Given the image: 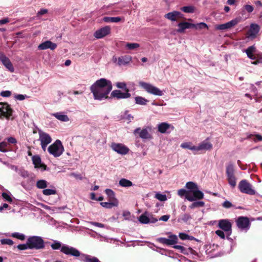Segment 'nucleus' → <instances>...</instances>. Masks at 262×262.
I'll return each mask as SVG.
<instances>
[{
  "instance_id": "f257e3e1",
  "label": "nucleus",
  "mask_w": 262,
  "mask_h": 262,
  "mask_svg": "<svg viewBox=\"0 0 262 262\" xmlns=\"http://www.w3.org/2000/svg\"><path fill=\"white\" fill-rule=\"evenodd\" d=\"M112 89V82L103 78L96 80L90 87L94 99L98 100L109 99L108 94Z\"/></svg>"
},
{
  "instance_id": "f03ea898",
  "label": "nucleus",
  "mask_w": 262,
  "mask_h": 262,
  "mask_svg": "<svg viewBox=\"0 0 262 262\" xmlns=\"http://www.w3.org/2000/svg\"><path fill=\"white\" fill-rule=\"evenodd\" d=\"M178 238L176 235L170 234L168 238L165 237H160L157 239V241L163 245L167 246L174 245L173 248L180 250V252L185 255H188V252L186 248L180 245H174L178 243Z\"/></svg>"
},
{
  "instance_id": "7ed1b4c3",
  "label": "nucleus",
  "mask_w": 262,
  "mask_h": 262,
  "mask_svg": "<svg viewBox=\"0 0 262 262\" xmlns=\"http://www.w3.org/2000/svg\"><path fill=\"white\" fill-rule=\"evenodd\" d=\"M51 247L54 250H58L61 248V252L66 255H70L75 257H78L80 255V252L76 248L67 245L61 246V244L57 241L54 242L51 245Z\"/></svg>"
},
{
  "instance_id": "20e7f679",
  "label": "nucleus",
  "mask_w": 262,
  "mask_h": 262,
  "mask_svg": "<svg viewBox=\"0 0 262 262\" xmlns=\"http://www.w3.org/2000/svg\"><path fill=\"white\" fill-rule=\"evenodd\" d=\"M29 249L40 250L45 248V242L40 236H32L27 239Z\"/></svg>"
},
{
  "instance_id": "39448f33",
  "label": "nucleus",
  "mask_w": 262,
  "mask_h": 262,
  "mask_svg": "<svg viewBox=\"0 0 262 262\" xmlns=\"http://www.w3.org/2000/svg\"><path fill=\"white\" fill-rule=\"evenodd\" d=\"M227 180L229 185L234 188L236 185V178L235 174V168L232 163H229L226 167Z\"/></svg>"
},
{
  "instance_id": "423d86ee",
  "label": "nucleus",
  "mask_w": 262,
  "mask_h": 262,
  "mask_svg": "<svg viewBox=\"0 0 262 262\" xmlns=\"http://www.w3.org/2000/svg\"><path fill=\"white\" fill-rule=\"evenodd\" d=\"M48 150L54 157H58L63 153L64 147L61 142L59 140H57L54 143L49 146Z\"/></svg>"
},
{
  "instance_id": "0eeeda50",
  "label": "nucleus",
  "mask_w": 262,
  "mask_h": 262,
  "mask_svg": "<svg viewBox=\"0 0 262 262\" xmlns=\"http://www.w3.org/2000/svg\"><path fill=\"white\" fill-rule=\"evenodd\" d=\"M238 188L242 193L249 195H255L256 194V191L253 189L252 185L245 179L239 182Z\"/></svg>"
},
{
  "instance_id": "6e6552de",
  "label": "nucleus",
  "mask_w": 262,
  "mask_h": 262,
  "mask_svg": "<svg viewBox=\"0 0 262 262\" xmlns=\"http://www.w3.org/2000/svg\"><path fill=\"white\" fill-rule=\"evenodd\" d=\"M139 85L148 93L159 96L163 95V92L160 89L150 83L141 81L139 82Z\"/></svg>"
},
{
  "instance_id": "1a4fd4ad",
  "label": "nucleus",
  "mask_w": 262,
  "mask_h": 262,
  "mask_svg": "<svg viewBox=\"0 0 262 262\" xmlns=\"http://www.w3.org/2000/svg\"><path fill=\"white\" fill-rule=\"evenodd\" d=\"M151 128L147 127L145 128L141 129L140 127H138L134 130V134L135 136L139 137L143 139H150L152 138L151 135L149 133Z\"/></svg>"
},
{
  "instance_id": "9d476101",
  "label": "nucleus",
  "mask_w": 262,
  "mask_h": 262,
  "mask_svg": "<svg viewBox=\"0 0 262 262\" xmlns=\"http://www.w3.org/2000/svg\"><path fill=\"white\" fill-rule=\"evenodd\" d=\"M237 227L242 230H248L250 227L249 219L247 216H239L236 220Z\"/></svg>"
},
{
  "instance_id": "9b49d317",
  "label": "nucleus",
  "mask_w": 262,
  "mask_h": 262,
  "mask_svg": "<svg viewBox=\"0 0 262 262\" xmlns=\"http://www.w3.org/2000/svg\"><path fill=\"white\" fill-rule=\"evenodd\" d=\"M0 105H2L0 107V117H4L9 119L12 115L13 110L7 103L0 102Z\"/></svg>"
},
{
  "instance_id": "f8f14e48",
  "label": "nucleus",
  "mask_w": 262,
  "mask_h": 262,
  "mask_svg": "<svg viewBox=\"0 0 262 262\" xmlns=\"http://www.w3.org/2000/svg\"><path fill=\"white\" fill-rule=\"evenodd\" d=\"M129 90H126L124 92H122L120 90H115L111 93L109 98H116L117 99H126L131 97V94L129 93Z\"/></svg>"
},
{
  "instance_id": "ddd939ff",
  "label": "nucleus",
  "mask_w": 262,
  "mask_h": 262,
  "mask_svg": "<svg viewBox=\"0 0 262 262\" xmlns=\"http://www.w3.org/2000/svg\"><path fill=\"white\" fill-rule=\"evenodd\" d=\"M241 18L240 17L235 18V19H233L227 23L216 25L215 26V29L221 30L230 29L236 25L238 23L241 21Z\"/></svg>"
},
{
  "instance_id": "4468645a",
  "label": "nucleus",
  "mask_w": 262,
  "mask_h": 262,
  "mask_svg": "<svg viewBox=\"0 0 262 262\" xmlns=\"http://www.w3.org/2000/svg\"><path fill=\"white\" fill-rule=\"evenodd\" d=\"M204 195V193L198 188L193 191H190V194L187 196L186 199L189 201L192 202L203 199Z\"/></svg>"
},
{
  "instance_id": "2eb2a0df",
  "label": "nucleus",
  "mask_w": 262,
  "mask_h": 262,
  "mask_svg": "<svg viewBox=\"0 0 262 262\" xmlns=\"http://www.w3.org/2000/svg\"><path fill=\"white\" fill-rule=\"evenodd\" d=\"M111 147L114 151L122 155H125L129 151V148L122 144L113 143Z\"/></svg>"
},
{
  "instance_id": "dca6fc26",
  "label": "nucleus",
  "mask_w": 262,
  "mask_h": 262,
  "mask_svg": "<svg viewBox=\"0 0 262 262\" xmlns=\"http://www.w3.org/2000/svg\"><path fill=\"white\" fill-rule=\"evenodd\" d=\"M111 33V28L109 26L104 27L97 30L94 34L95 37L97 39L102 38Z\"/></svg>"
},
{
  "instance_id": "f3484780",
  "label": "nucleus",
  "mask_w": 262,
  "mask_h": 262,
  "mask_svg": "<svg viewBox=\"0 0 262 262\" xmlns=\"http://www.w3.org/2000/svg\"><path fill=\"white\" fill-rule=\"evenodd\" d=\"M219 227L225 232H231L232 224L227 219H223L219 221Z\"/></svg>"
},
{
  "instance_id": "a211bd4d",
  "label": "nucleus",
  "mask_w": 262,
  "mask_h": 262,
  "mask_svg": "<svg viewBox=\"0 0 262 262\" xmlns=\"http://www.w3.org/2000/svg\"><path fill=\"white\" fill-rule=\"evenodd\" d=\"M32 160L35 168H41L42 171L47 170V165L41 163V158L39 156L35 155L32 156Z\"/></svg>"
},
{
  "instance_id": "6ab92c4d",
  "label": "nucleus",
  "mask_w": 262,
  "mask_h": 262,
  "mask_svg": "<svg viewBox=\"0 0 262 262\" xmlns=\"http://www.w3.org/2000/svg\"><path fill=\"white\" fill-rule=\"evenodd\" d=\"M260 30L259 26L255 24H252L250 28L247 32L246 35L247 37H251L254 38L259 32Z\"/></svg>"
},
{
  "instance_id": "aec40b11",
  "label": "nucleus",
  "mask_w": 262,
  "mask_h": 262,
  "mask_svg": "<svg viewBox=\"0 0 262 262\" xmlns=\"http://www.w3.org/2000/svg\"><path fill=\"white\" fill-rule=\"evenodd\" d=\"M183 14L180 12L174 11L171 12H169L164 15V17L171 20V21H177L178 19L183 18Z\"/></svg>"
},
{
  "instance_id": "412c9836",
  "label": "nucleus",
  "mask_w": 262,
  "mask_h": 262,
  "mask_svg": "<svg viewBox=\"0 0 262 262\" xmlns=\"http://www.w3.org/2000/svg\"><path fill=\"white\" fill-rule=\"evenodd\" d=\"M57 45L53 43L50 40H47L40 43L38 46V49L40 50H44L48 49H50L51 50H54L57 48Z\"/></svg>"
},
{
  "instance_id": "4be33fe9",
  "label": "nucleus",
  "mask_w": 262,
  "mask_h": 262,
  "mask_svg": "<svg viewBox=\"0 0 262 262\" xmlns=\"http://www.w3.org/2000/svg\"><path fill=\"white\" fill-rule=\"evenodd\" d=\"M178 26L179 28L177 31L178 33H184L185 30L187 29L193 28L195 27V25L188 22H181L178 24Z\"/></svg>"
},
{
  "instance_id": "5701e85b",
  "label": "nucleus",
  "mask_w": 262,
  "mask_h": 262,
  "mask_svg": "<svg viewBox=\"0 0 262 262\" xmlns=\"http://www.w3.org/2000/svg\"><path fill=\"white\" fill-rule=\"evenodd\" d=\"M0 60L2 62L3 64L11 72H13L14 69L13 66L10 59L7 57L5 55L2 54L0 55Z\"/></svg>"
},
{
  "instance_id": "b1692460",
  "label": "nucleus",
  "mask_w": 262,
  "mask_h": 262,
  "mask_svg": "<svg viewBox=\"0 0 262 262\" xmlns=\"http://www.w3.org/2000/svg\"><path fill=\"white\" fill-rule=\"evenodd\" d=\"M38 133L39 136V140L41 143L49 144L51 142L52 138L48 134L41 130H39Z\"/></svg>"
},
{
  "instance_id": "393cba45",
  "label": "nucleus",
  "mask_w": 262,
  "mask_h": 262,
  "mask_svg": "<svg viewBox=\"0 0 262 262\" xmlns=\"http://www.w3.org/2000/svg\"><path fill=\"white\" fill-rule=\"evenodd\" d=\"M169 128H171V130H173L174 127L173 126L166 122L161 123L158 125V130L162 134L166 133L167 130Z\"/></svg>"
},
{
  "instance_id": "a878e982",
  "label": "nucleus",
  "mask_w": 262,
  "mask_h": 262,
  "mask_svg": "<svg viewBox=\"0 0 262 262\" xmlns=\"http://www.w3.org/2000/svg\"><path fill=\"white\" fill-rule=\"evenodd\" d=\"M105 193L107 195L108 198V201L111 202H115L117 203V206L118 205V201L115 198V192L110 189H106L105 190Z\"/></svg>"
},
{
  "instance_id": "bb28decb",
  "label": "nucleus",
  "mask_w": 262,
  "mask_h": 262,
  "mask_svg": "<svg viewBox=\"0 0 262 262\" xmlns=\"http://www.w3.org/2000/svg\"><path fill=\"white\" fill-rule=\"evenodd\" d=\"M212 148V145L206 141H203L199 146L198 148L199 150H210Z\"/></svg>"
},
{
  "instance_id": "cd10ccee",
  "label": "nucleus",
  "mask_w": 262,
  "mask_h": 262,
  "mask_svg": "<svg viewBox=\"0 0 262 262\" xmlns=\"http://www.w3.org/2000/svg\"><path fill=\"white\" fill-rule=\"evenodd\" d=\"M255 51V47L254 46L249 47L245 51L247 56L251 59H255V56L253 55V53Z\"/></svg>"
},
{
  "instance_id": "c85d7f7f",
  "label": "nucleus",
  "mask_w": 262,
  "mask_h": 262,
  "mask_svg": "<svg viewBox=\"0 0 262 262\" xmlns=\"http://www.w3.org/2000/svg\"><path fill=\"white\" fill-rule=\"evenodd\" d=\"M132 58L129 56H124L118 58V63L119 65H125L131 61Z\"/></svg>"
},
{
  "instance_id": "c756f323",
  "label": "nucleus",
  "mask_w": 262,
  "mask_h": 262,
  "mask_svg": "<svg viewBox=\"0 0 262 262\" xmlns=\"http://www.w3.org/2000/svg\"><path fill=\"white\" fill-rule=\"evenodd\" d=\"M119 185L123 187H128L133 186V183L127 179L122 178L119 180Z\"/></svg>"
},
{
  "instance_id": "7c9ffc66",
  "label": "nucleus",
  "mask_w": 262,
  "mask_h": 262,
  "mask_svg": "<svg viewBox=\"0 0 262 262\" xmlns=\"http://www.w3.org/2000/svg\"><path fill=\"white\" fill-rule=\"evenodd\" d=\"M104 21L106 23H118L121 20L120 17H108L106 16L103 18Z\"/></svg>"
},
{
  "instance_id": "2f4dec72",
  "label": "nucleus",
  "mask_w": 262,
  "mask_h": 262,
  "mask_svg": "<svg viewBox=\"0 0 262 262\" xmlns=\"http://www.w3.org/2000/svg\"><path fill=\"white\" fill-rule=\"evenodd\" d=\"M53 115L58 120L61 121L67 122L69 120V117L66 115H63L61 113H57L53 114Z\"/></svg>"
},
{
  "instance_id": "473e14b6",
  "label": "nucleus",
  "mask_w": 262,
  "mask_h": 262,
  "mask_svg": "<svg viewBox=\"0 0 262 262\" xmlns=\"http://www.w3.org/2000/svg\"><path fill=\"white\" fill-rule=\"evenodd\" d=\"M100 205L105 208H107V209H111L112 208V207H116L117 206V203H116V202H101L100 203Z\"/></svg>"
},
{
  "instance_id": "72a5a7b5",
  "label": "nucleus",
  "mask_w": 262,
  "mask_h": 262,
  "mask_svg": "<svg viewBox=\"0 0 262 262\" xmlns=\"http://www.w3.org/2000/svg\"><path fill=\"white\" fill-rule=\"evenodd\" d=\"M135 101L138 104L145 105L148 101L142 97L137 96L135 97Z\"/></svg>"
},
{
  "instance_id": "f704fd0d",
  "label": "nucleus",
  "mask_w": 262,
  "mask_h": 262,
  "mask_svg": "<svg viewBox=\"0 0 262 262\" xmlns=\"http://www.w3.org/2000/svg\"><path fill=\"white\" fill-rule=\"evenodd\" d=\"M36 187L39 189H44L47 187V182L44 180H38L36 182Z\"/></svg>"
},
{
  "instance_id": "c9c22d12",
  "label": "nucleus",
  "mask_w": 262,
  "mask_h": 262,
  "mask_svg": "<svg viewBox=\"0 0 262 262\" xmlns=\"http://www.w3.org/2000/svg\"><path fill=\"white\" fill-rule=\"evenodd\" d=\"M186 187L190 190L189 191H193L196 189H198L197 185L193 182H188L186 184Z\"/></svg>"
},
{
  "instance_id": "e433bc0d",
  "label": "nucleus",
  "mask_w": 262,
  "mask_h": 262,
  "mask_svg": "<svg viewBox=\"0 0 262 262\" xmlns=\"http://www.w3.org/2000/svg\"><path fill=\"white\" fill-rule=\"evenodd\" d=\"M205 205V203L203 201H196L193 202L191 205L189 206V207L191 209H193L194 208H199L201 207H204Z\"/></svg>"
},
{
  "instance_id": "4c0bfd02",
  "label": "nucleus",
  "mask_w": 262,
  "mask_h": 262,
  "mask_svg": "<svg viewBox=\"0 0 262 262\" xmlns=\"http://www.w3.org/2000/svg\"><path fill=\"white\" fill-rule=\"evenodd\" d=\"M194 7L192 6H184L181 8V10L185 13H193Z\"/></svg>"
},
{
  "instance_id": "58836bf2",
  "label": "nucleus",
  "mask_w": 262,
  "mask_h": 262,
  "mask_svg": "<svg viewBox=\"0 0 262 262\" xmlns=\"http://www.w3.org/2000/svg\"><path fill=\"white\" fill-rule=\"evenodd\" d=\"M139 221L142 224H148L150 222L149 217L145 213L142 214L140 217Z\"/></svg>"
},
{
  "instance_id": "ea45409f",
  "label": "nucleus",
  "mask_w": 262,
  "mask_h": 262,
  "mask_svg": "<svg viewBox=\"0 0 262 262\" xmlns=\"http://www.w3.org/2000/svg\"><path fill=\"white\" fill-rule=\"evenodd\" d=\"M57 191L55 189H45L42 191V193L45 195H50L56 194Z\"/></svg>"
},
{
  "instance_id": "a19ab883",
  "label": "nucleus",
  "mask_w": 262,
  "mask_h": 262,
  "mask_svg": "<svg viewBox=\"0 0 262 262\" xmlns=\"http://www.w3.org/2000/svg\"><path fill=\"white\" fill-rule=\"evenodd\" d=\"M12 237L16 238L21 241H24L25 239V235L23 234L18 233V232H14L11 235Z\"/></svg>"
},
{
  "instance_id": "79ce46f5",
  "label": "nucleus",
  "mask_w": 262,
  "mask_h": 262,
  "mask_svg": "<svg viewBox=\"0 0 262 262\" xmlns=\"http://www.w3.org/2000/svg\"><path fill=\"white\" fill-rule=\"evenodd\" d=\"M140 47V45L137 43H127L126 45V47L129 50H134L135 49L138 48Z\"/></svg>"
},
{
  "instance_id": "37998d69",
  "label": "nucleus",
  "mask_w": 262,
  "mask_h": 262,
  "mask_svg": "<svg viewBox=\"0 0 262 262\" xmlns=\"http://www.w3.org/2000/svg\"><path fill=\"white\" fill-rule=\"evenodd\" d=\"M116 85L118 89H121L126 91V90H129L126 86V84L123 82H118L116 83Z\"/></svg>"
},
{
  "instance_id": "c03bdc74",
  "label": "nucleus",
  "mask_w": 262,
  "mask_h": 262,
  "mask_svg": "<svg viewBox=\"0 0 262 262\" xmlns=\"http://www.w3.org/2000/svg\"><path fill=\"white\" fill-rule=\"evenodd\" d=\"M178 194L181 196H185V198L186 199L187 196L190 194V191L186 190L184 189H181L178 190Z\"/></svg>"
},
{
  "instance_id": "a18cd8bd",
  "label": "nucleus",
  "mask_w": 262,
  "mask_h": 262,
  "mask_svg": "<svg viewBox=\"0 0 262 262\" xmlns=\"http://www.w3.org/2000/svg\"><path fill=\"white\" fill-rule=\"evenodd\" d=\"M8 146V144L6 142H2L0 143V151L6 152L8 151V150L6 149Z\"/></svg>"
},
{
  "instance_id": "49530a36",
  "label": "nucleus",
  "mask_w": 262,
  "mask_h": 262,
  "mask_svg": "<svg viewBox=\"0 0 262 262\" xmlns=\"http://www.w3.org/2000/svg\"><path fill=\"white\" fill-rule=\"evenodd\" d=\"M179 237L182 240H185V239L191 240L194 238L193 237L190 236L189 235H188L186 233H180L179 234Z\"/></svg>"
},
{
  "instance_id": "de8ad7c7",
  "label": "nucleus",
  "mask_w": 262,
  "mask_h": 262,
  "mask_svg": "<svg viewBox=\"0 0 262 262\" xmlns=\"http://www.w3.org/2000/svg\"><path fill=\"white\" fill-rule=\"evenodd\" d=\"M17 248L19 250H25L29 249L28 241L27 240L26 244H19L17 245Z\"/></svg>"
},
{
  "instance_id": "09e8293b",
  "label": "nucleus",
  "mask_w": 262,
  "mask_h": 262,
  "mask_svg": "<svg viewBox=\"0 0 262 262\" xmlns=\"http://www.w3.org/2000/svg\"><path fill=\"white\" fill-rule=\"evenodd\" d=\"M155 198L160 201H165L167 200V197L165 194L159 193H158L155 195Z\"/></svg>"
},
{
  "instance_id": "8fccbe9b",
  "label": "nucleus",
  "mask_w": 262,
  "mask_h": 262,
  "mask_svg": "<svg viewBox=\"0 0 262 262\" xmlns=\"http://www.w3.org/2000/svg\"><path fill=\"white\" fill-rule=\"evenodd\" d=\"M0 242H1V244L3 245H8L11 246L14 244L13 241L10 239H7V238L2 239H1Z\"/></svg>"
},
{
  "instance_id": "3c124183",
  "label": "nucleus",
  "mask_w": 262,
  "mask_h": 262,
  "mask_svg": "<svg viewBox=\"0 0 262 262\" xmlns=\"http://www.w3.org/2000/svg\"><path fill=\"white\" fill-rule=\"evenodd\" d=\"M195 29H202L203 28H206L208 29V27L207 25L205 23H200L199 24H198L195 25V27H194Z\"/></svg>"
},
{
  "instance_id": "603ef678",
  "label": "nucleus",
  "mask_w": 262,
  "mask_h": 262,
  "mask_svg": "<svg viewBox=\"0 0 262 262\" xmlns=\"http://www.w3.org/2000/svg\"><path fill=\"white\" fill-rule=\"evenodd\" d=\"M128 111H126L124 113L123 118L128 120V122H130L132 120L134 119V117L131 115L129 114Z\"/></svg>"
},
{
  "instance_id": "864d4df0",
  "label": "nucleus",
  "mask_w": 262,
  "mask_h": 262,
  "mask_svg": "<svg viewBox=\"0 0 262 262\" xmlns=\"http://www.w3.org/2000/svg\"><path fill=\"white\" fill-rule=\"evenodd\" d=\"M2 196L6 201H8V202H12V199L8 193L3 192L2 193Z\"/></svg>"
},
{
  "instance_id": "5fc2aeb1",
  "label": "nucleus",
  "mask_w": 262,
  "mask_h": 262,
  "mask_svg": "<svg viewBox=\"0 0 262 262\" xmlns=\"http://www.w3.org/2000/svg\"><path fill=\"white\" fill-rule=\"evenodd\" d=\"M244 8L248 13H251L254 10L253 6L250 5H245Z\"/></svg>"
},
{
  "instance_id": "6e6d98bb",
  "label": "nucleus",
  "mask_w": 262,
  "mask_h": 262,
  "mask_svg": "<svg viewBox=\"0 0 262 262\" xmlns=\"http://www.w3.org/2000/svg\"><path fill=\"white\" fill-rule=\"evenodd\" d=\"M191 218V216L188 214H184L182 215L181 220L185 222H187Z\"/></svg>"
},
{
  "instance_id": "4d7b16f0",
  "label": "nucleus",
  "mask_w": 262,
  "mask_h": 262,
  "mask_svg": "<svg viewBox=\"0 0 262 262\" xmlns=\"http://www.w3.org/2000/svg\"><path fill=\"white\" fill-rule=\"evenodd\" d=\"M1 96L5 97H10L11 95V92L9 91H2L1 94Z\"/></svg>"
},
{
  "instance_id": "13d9d810",
  "label": "nucleus",
  "mask_w": 262,
  "mask_h": 262,
  "mask_svg": "<svg viewBox=\"0 0 262 262\" xmlns=\"http://www.w3.org/2000/svg\"><path fill=\"white\" fill-rule=\"evenodd\" d=\"M215 233L217 235H218L221 238L224 239L225 238V234L223 231L221 230H217L215 231Z\"/></svg>"
},
{
  "instance_id": "bf43d9fd",
  "label": "nucleus",
  "mask_w": 262,
  "mask_h": 262,
  "mask_svg": "<svg viewBox=\"0 0 262 262\" xmlns=\"http://www.w3.org/2000/svg\"><path fill=\"white\" fill-rule=\"evenodd\" d=\"M232 206V203L228 201H225L223 204V206L225 208H229Z\"/></svg>"
},
{
  "instance_id": "052dcab7",
  "label": "nucleus",
  "mask_w": 262,
  "mask_h": 262,
  "mask_svg": "<svg viewBox=\"0 0 262 262\" xmlns=\"http://www.w3.org/2000/svg\"><path fill=\"white\" fill-rule=\"evenodd\" d=\"M90 223H91V224L94 225L96 227H99V228H104V225L102 223H100L95 222H91Z\"/></svg>"
},
{
  "instance_id": "680f3d73",
  "label": "nucleus",
  "mask_w": 262,
  "mask_h": 262,
  "mask_svg": "<svg viewBox=\"0 0 262 262\" xmlns=\"http://www.w3.org/2000/svg\"><path fill=\"white\" fill-rule=\"evenodd\" d=\"M191 144L190 143H183L181 144V147L183 148H187L190 149V148L191 147Z\"/></svg>"
},
{
  "instance_id": "e2e57ef3",
  "label": "nucleus",
  "mask_w": 262,
  "mask_h": 262,
  "mask_svg": "<svg viewBox=\"0 0 262 262\" xmlns=\"http://www.w3.org/2000/svg\"><path fill=\"white\" fill-rule=\"evenodd\" d=\"M26 97V95H24L21 94H18L15 96V98L18 100H23Z\"/></svg>"
},
{
  "instance_id": "0e129e2a",
  "label": "nucleus",
  "mask_w": 262,
  "mask_h": 262,
  "mask_svg": "<svg viewBox=\"0 0 262 262\" xmlns=\"http://www.w3.org/2000/svg\"><path fill=\"white\" fill-rule=\"evenodd\" d=\"M8 141L9 143L15 144L17 142L16 139L14 137H10L8 138Z\"/></svg>"
},
{
  "instance_id": "69168bd1",
  "label": "nucleus",
  "mask_w": 262,
  "mask_h": 262,
  "mask_svg": "<svg viewBox=\"0 0 262 262\" xmlns=\"http://www.w3.org/2000/svg\"><path fill=\"white\" fill-rule=\"evenodd\" d=\"M169 217H170V215H164L162 216L159 219V220L163 221H164V222H166V221H167L168 220Z\"/></svg>"
},
{
  "instance_id": "338daca9",
  "label": "nucleus",
  "mask_w": 262,
  "mask_h": 262,
  "mask_svg": "<svg viewBox=\"0 0 262 262\" xmlns=\"http://www.w3.org/2000/svg\"><path fill=\"white\" fill-rule=\"evenodd\" d=\"M10 21V19L8 18H4L0 20V25H3L6 24Z\"/></svg>"
},
{
  "instance_id": "774afa93",
  "label": "nucleus",
  "mask_w": 262,
  "mask_h": 262,
  "mask_svg": "<svg viewBox=\"0 0 262 262\" xmlns=\"http://www.w3.org/2000/svg\"><path fill=\"white\" fill-rule=\"evenodd\" d=\"M48 13V10L46 9H41L37 13L38 15H42Z\"/></svg>"
}]
</instances>
